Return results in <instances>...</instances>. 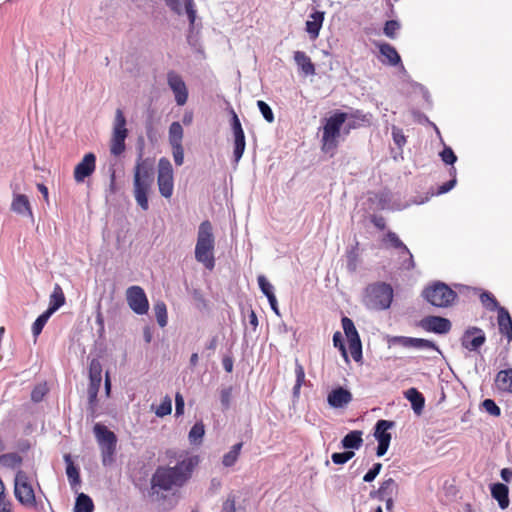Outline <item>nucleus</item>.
I'll use <instances>...</instances> for the list:
<instances>
[{
  "label": "nucleus",
  "instance_id": "nucleus-36",
  "mask_svg": "<svg viewBox=\"0 0 512 512\" xmlns=\"http://www.w3.org/2000/svg\"><path fill=\"white\" fill-rule=\"evenodd\" d=\"M22 463V458L17 453H7L0 456V464L4 467L15 468Z\"/></svg>",
  "mask_w": 512,
  "mask_h": 512
},
{
  "label": "nucleus",
  "instance_id": "nucleus-53",
  "mask_svg": "<svg viewBox=\"0 0 512 512\" xmlns=\"http://www.w3.org/2000/svg\"><path fill=\"white\" fill-rule=\"evenodd\" d=\"M172 154L176 165L181 166L184 162V149L182 145H173Z\"/></svg>",
  "mask_w": 512,
  "mask_h": 512
},
{
  "label": "nucleus",
  "instance_id": "nucleus-44",
  "mask_svg": "<svg viewBox=\"0 0 512 512\" xmlns=\"http://www.w3.org/2000/svg\"><path fill=\"white\" fill-rule=\"evenodd\" d=\"M481 303L489 310L498 309V302L495 297L489 292H483L480 295Z\"/></svg>",
  "mask_w": 512,
  "mask_h": 512
},
{
  "label": "nucleus",
  "instance_id": "nucleus-47",
  "mask_svg": "<svg viewBox=\"0 0 512 512\" xmlns=\"http://www.w3.org/2000/svg\"><path fill=\"white\" fill-rule=\"evenodd\" d=\"M413 348L432 349V350H435L436 352L440 353V350L438 349V347L436 346V344L434 342L426 340V339H421V338L414 339Z\"/></svg>",
  "mask_w": 512,
  "mask_h": 512
},
{
  "label": "nucleus",
  "instance_id": "nucleus-16",
  "mask_svg": "<svg viewBox=\"0 0 512 512\" xmlns=\"http://www.w3.org/2000/svg\"><path fill=\"white\" fill-rule=\"evenodd\" d=\"M485 342V335L476 327L468 329L462 337V345L470 351L477 350Z\"/></svg>",
  "mask_w": 512,
  "mask_h": 512
},
{
  "label": "nucleus",
  "instance_id": "nucleus-45",
  "mask_svg": "<svg viewBox=\"0 0 512 512\" xmlns=\"http://www.w3.org/2000/svg\"><path fill=\"white\" fill-rule=\"evenodd\" d=\"M395 488H396V484H395V481L392 478H389V479L385 480L381 484V486L379 487L380 492L383 495V500L386 497L392 496Z\"/></svg>",
  "mask_w": 512,
  "mask_h": 512
},
{
  "label": "nucleus",
  "instance_id": "nucleus-4",
  "mask_svg": "<svg viewBox=\"0 0 512 512\" xmlns=\"http://www.w3.org/2000/svg\"><path fill=\"white\" fill-rule=\"evenodd\" d=\"M393 297L394 291L390 284L375 282L365 288L362 301L370 310L383 311L390 308Z\"/></svg>",
  "mask_w": 512,
  "mask_h": 512
},
{
  "label": "nucleus",
  "instance_id": "nucleus-51",
  "mask_svg": "<svg viewBox=\"0 0 512 512\" xmlns=\"http://www.w3.org/2000/svg\"><path fill=\"white\" fill-rule=\"evenodd\" d=\"M48 388L46 384L37 385L31 392V398L34 402H39L43 399L44 395L47 393Z\"/></svg>",
  "mask_w": 512,
  "mask_h": 512
},
{
  "label": "nucleus",
  "instance_id": "nucleus-19",
  "mask_svg": "<svg viewBox=\"0 0 512 512\" xmlns=\"http://www.w3.org/2000/svg\"><path fill=\"white\" fill-rule=\"evenodd\" d=\"M323 20L324 12L322 11H316L309 16L306 22V31L309 33L311 39H316L319 36Z\"/></svg>",
  "mask_w": 512,
  "mask_h": 512
},
{
  "label": "nucleus",
  "instance_id": "nucleus-25",
  "mask_svg": "<svg viewBox=\"0 0 512 512\" xmlns=\"http://www.w3.org/2000/svg\"><path fill=\"white\" fill-rule=\"evenodd\" d=\"M393 425V422L387 420H379L376 423L374 436L378 443L391 441V434L388 432V429H390Z\"/></svg>",
  "mask_w": 512,
  "mask_h": 512
},
{
  "label": "nucleus",
  "instance_id": "nucleus-34",
  "mask_svg": "<svg viewBox=\"0 0 512 512\" xmlns=\"http://www.w3.org/2000/svg\"><path fill=\"white\" fill-rule=\"evenodd\" d=\"M380 53L387 59L389 65H397L401 59L396 49L390 44L380 45Z\"/></svg>",
  "mask_w": 512,
  "mask_h": 512
},
{
  "label": "nucleus",
  "instance_id": "nucleus-13",
  "mask_svg": "<svg viewBox=\"0 0 512 512\" xmlns=\"http://www.w3.org/2000/svg\"><path fill=\"white\" fill-rule=\"evenodd\" d=\"M165 5L175 14H187L190 25L193 26L196 20V9L194 0H163Z\"/></svg>",
  "mask_w": 512,
  "mask_h": 512
},
{
  "label": "nucleus",
  "instance_id": "nucleus-26",
  "mask_svg": "<svg viewBox=\"0 0 512 512\" xmlns=\"http://www.w3.org/2000/svg\"><path fill=\"white\" fill-rule=\"evenodd\" d=\"M294 60L296 64L299 66V68L303 71L306 75H314L315 74V67L314 64L311 62L310 57H308L304 52L302 51H296L294 53Z\"/></svg>",
  "mask_w": 512,
  "mask_h": 512
},
{
  "label": "nucleus",
  "instance_id": "nucleus-52",
  "mask_svg": "<svg viewBox=\"0 0 512 512\" xmlns=\"http://www.w3.org/2000/svg\"><path fill=\"white\" fill-rule=\"evenodd\" d=\"M392 137H393V140L395 142V144L399 147V148H402L405 143H406V138L403 134V131L402 129L396 127V126H393L392 127Z\"/></svg>",
  "mask_w": 512,
  "mask_h": 512
},
{
  "label": "nucleus",
  "instance_id": "nucleus-9",
  "mask_svg": "<svg viewBox=\"0 0 512 512\" xmlns=\"http://www.w3.org/2000/svg\"><path fill=\"white\" fill-rule=\"evenodd\" d=\"M14 494L16 499L24 506L33 507L36 504L35 493L30 484L29 477L23 470L17 471L14 479Z\"/></svg>",
  "mask_w": 512,
  "mask_h": 512
},
{
  "label": "nucleus",
  "instance_id": "nucleus-21",
  "mask_svg": "<svg viewBox=\"0 0 512 512\" xmlns=\"http://www.w3.org/2000/svg\"><path fill=\"white\" fill-rule=\"evenodd\" d=\"M509 489L505 484L496 483L491 487L492 497L497 500L501 509H506L509 506Z\"/></svg>",
  "mask_w": 512,
  "mask_h": 512
},
{
  "label": "nucleus",
  "instance_id": "nucleus-43",
  "mask_svg": "<svg viewBox=\"0 0 512 512\" xmlns=\"http://www.w3.org/2000/svg\"><path fill=\"white\" fill-rule=\"evenodd\" d=\"M52 314H50L49 312L45 311L43 314H41L34 322L33 324V327H32V331H33V334L34 336H37L41 333L44 325L46 324V322L48 321V319L51 317Z\"/></svg>",
  "mask_w": 512,
  "mask_h": 512
},
{
  "label": "nucleus",
  "instance_id": "nucleus-40",
  "mask_svg": "<svg viewBox=\"0 0 512 512\" xmlns=\"http://www.w3.org/2000/svg\"><path fill=\"white\" fill-rule=\"evenodd\" d=\"M342 326H343L345 335L348 338V341L360 339L358 332L355 328V325L351 319H349L348 317H344L342 319Z\"/></svg>",
  "mask_w": 512,
  "mask_h": 512
},
{
  "label": "nucleus",
  "instance_id": "nucleus-14",
  "mask_svg": "<svg viewBox=\"0 0 512 512\" xmlns=\"http://www.w3.org/2000/svg\"><path fill=\"white\" fill-rule=\"evenodd\" d=\"M96 168V157L93 153H87L74 168V180L77 183L84 182L85 178L91 176Z\"/></svg>",
  "mask_w": 512,
  "mask_h": 512
},
{
  "label": "nucleus",
  "instance_id": "nucleus-54",
  "mask_svg": "<svg viewBox=\"0 0 512 512\" xmlns=\"http://www.w3.org/2000/svg\"><path fill=\"white\" fill-rule=\"evenodd\" d=\"M258 284L262 291V293L268 297L270 294H274L273 292V286L268 282L265 276L259 275L258 276Z\"/></svg>",
  "mask_w": 512,
  "mask_h": 512
},
{
  "label": "nucleus",
  "instance_id": "nucleus-8",
  "mask_svg": "<svg viewBox=\"0 0 512 512\" xmlns=\"http://www.w3.org/2000/svg\"><path fill=\"white\" fill-rule=\"evenodd\" d=\"M128 136L126 128V118L121 109H116L113 122L112 137L110 140V152L114 156H119L125 150V140Z\"/></svg>",
  "mask_w": 512,
  "mask_h": 512
},
{
  "label": "nucleus",
  "instance_id": "nucleus-37",
  "mask_svg": "<svg viewBox=\"0 0 512 512\" xmlns=\"http://www.w3.org/2000/svg\"><path fill=\"white\" fill-rule=\"evenodd\" d=\"M102 366L99 360L92 359L89 364V381L101 382L102 381Z\"/></svg>",
  "mask_w": 512,
  "mask_h": 512
},
{
  "label": "nucleus",
  "instance_id": "nucleus-3",
  "mask_svg": "<svg viewBox=\"0 0 512 512\" xmlns=\"http://www.w3.org/2000/svg\"><path fill=\"white\" fill-rule=\"evenodd\" d=\"M214 250L215 236L213 226L210 221L205 220L198 227L195 259L208 270H213L215 266Z\"/></svg>",
  "mask_w": 512,
  "mask_h": 512
},
{
  "label": "nucleus",
  "instance_id": "nucleus-20",
  "mask_svg": "<svg viewBox=\"0 0 512 512\" xmlns=\"http://www.w3.org/2000/svg\"><path fill=\"white\" fill-rule=\"evenodd\" d=\"M498 325L501 334L506 335L508 341H512V319L504 307L498 308Z\"/></svg>",
  "mask_w": 512,
  "mask_h": 512
},
{
  "label": "nucleus",
  "instance_id": "nucleus-42",
  "mask_svg": "<svg viewBox=\"0 0 512 512\" xmlns=\"http://www.w3.org/2000/svg\"><path fill=\"white\" fill-rule=\"evenodd\" d=\"M172 412V400L169 396H165L161 404L156 408L155 414L158 417H164Z\"/></svg>",
  "mask_w": 512,
  "mask_h": 512
},
{
  "label": "nucleus",
  "instance_id": "nucleus-6",
  "mask_svg": "<svg viewBox=\"0 0 512 512\" xmlns=\"http://www.w3.org/2000/svg\"><path fill=\"white\" fill-rule=\"evenodd\" d=\"M422 295L431 305L441 308L451 306L457 298V294L442 282L425 288Z\"/></svg>",
  "mask_w": 512,
  "mask_h": 512
},
{
  "label": "nucleus",
  "instance_id": "nucleus-24",
  "mask_svg": "<svg viewBox=\"0 0 512 512\" xmlns=\"http://www.w3.org/2000/svg\"><path fill=\"white\" fill-rule=\"evenodd\" d=\"M384 242L395 249H401L403 253L407 254L410 257L408 268L414 266L412 254L410 253L407 246L400 240L396 233L389 231L386 234V237L384 238Z\"/></svg>",
  "mask_w": 512,
  "mask_h": 512
},
{
  "label": "nucleus",
  "instance_id": "nucleus-27",
  "mask_svg": "<svg viewBox=\"0 0 512 512\" xmlns=\"http://www.w3.org/2000/svg\"><path fill=\"white\" fill-rule=\"evenodd\" d=\"M341 443L345 449H359L363 444L362 432L358 430L349 432Z\"/></svg>",
  "mask_w": 512,
  "mask_h": 512
},
{
  "label": "nucleus",
  "instance_id": "nucleus-41",
  "mask_svg": "<svg viewBox=\"0 0 512 512\" xmlns=\"http://www.w3.org/2000/svg\"><path fill=\"white\" fill-rule=\"evenodd\" d=\"M295 374H296V383L293 388L294 397H298L300 393V388L305 380V372L303 366L296 360L295 365Z\"/></svg>",
  "mask_w": 512,
  "mask_h": 512
},
{
  "label": "nucleus",
  "instance_id": "nucleus-56",
  "mask_svg": "<svg viewBox=\"0 0 512 512\" xmlns=\"http://www.w3.org/2000/svg\"><path fill=\"white\" fill-rule=\"evenodd\" d=\"M400 25L395 20H390L385 23L384 34L389 38H394L396 31L399 29Z\"/></svg>",
  "mask_w": 512,
  "mask_h": 512
},
{
  "label": "nucleus",
  "instance_id": "nucleus-31",
  "mask_svg": "<svg viewBox=\"0 0 512 512\" xmlns=\"http://www.w3.org/2000/svg\"><path fill=\"white\" fill-rule=\"evenodd\" d=\"M183 134V128L179 122L171 123L168 131V140L170 146L182 145Z\"/></svg>",
  "mask_w": 512,
  "mask_h": 512
},
{
  "label": "nucleus",
  "instance_id": "nucleus-11",
  "mask_svg": "<svg viewBox=\"0 0 512 512\" xmlns=\"http://www.w3.org/2000/svg\"><path fill=\"white\" fill-rule=\"evenodd\" d=\"M126 299L129 307L136 314L143 315L149 309L148 299L140 286H131L126 290Z\"/></svg>",
  "mask_w": 512,
  "mask_h": 512
},
{
  "label": "nucleus",
  "instance_id": "nucleus-33",
  "mask_svg": "<svg viewBox=\"0 0 512 512\" xmlns=\"http://www.w3.org/2000/svg\"><path fill=\"white\" fill-rule=\"evenodd\" d=\"M242 446H243L242 442L237 443V444L233 445L231 447V449L226 454H224V456L222 458L223 466L231 467L237 462L239 455H240V451L242 449Z\"/></svg>",
  "mask_w": 512,
  "mask_h": 512
},
{
  "label": "nucleus",
  "instance_id": "nucleus-15",
  "mask_svg": "<svg viewBox=\"0 0 512 512\" xmlns=\"http://www.w3.org/2000/svg\"><path fill=\"white\" fill-rule=\"evenodd\" d=\"M421 326L427 331L446 334L451 329V322L440 316H428L421 321Z\"/></svg>",
  "mask_w": 512,
  "mask_h": 512
},
{
  "label": "nucleus",
  "instance_id": "nucleus-29",
  "mask_svg": "<svg viewBox=\"0 0 512 512\" xmlns=\"http://www.w3.org/2000/svg\"><path fill=\"white\" fill-rule=\"evenodd\" d=\"M406 398L410 401L416 414H420L424 407V397L415 388H410L405 392Z\"/></svg>",
  "mask_w": 512,
  "mask_h": 512
},
{
  "label": "nucleus",
  "instance_id": "nucleus-17",
  "mask_svg": "<svg viewBox=\"0 0 512 512\" xmlns=\"http://www.w3.org/2000/svg\"><path fill=\"white\" fill-rule=\"evenodd\" d=\"M352 401V394L347 389L338 387L333 389L327 397V402L332 408H343Z\"/></svg>",
  "mask_w": 512,
  "mask_h": 512
},
{
  "label": "nucleus",
  "instance_id": "nucleus-61",
  "mask_svg": "<svg viewBox=\"0 0 512 512\" xmlns=\"http://www.w3.org/2000/svg\"><path fill=\"white\" fill-rule=\"evenodd\" d=\"M414 339L415 338L396 336L391 339V342L400 344L403 347H413Z\"/></svg>",
  "mask_w": 512,
  "mask_h": 512
},
{
  "label": "nucleus",
  "instance_id": "nucleus-2",
  "mask_svg": "<svg viewBox=\"0 0 512 512\" xmlns=\"http://www.w3.org/2000/svg\"><path fill=\"white\" fill-rule=\"evenodd\" d=\"M154 183L153 164L149 159H142L140 154L134 168L133 193L137 204L148 210V193Z\"/></svg>",
  "mask_w": 512,
  "mask_h": 512
},
{
  "label": "nucleus",
  "instance_id": "nucleus-57",
  "mask_svg": "<svg viewBox=\"0 0 512 512\" xmlns=\"http://www.w3.org/2000/svg\"><path fill=\"white\" fill-rule=\"evenodd\" d=\"M333 344L335 347H338L340 349L343 357L347 360L348 357H347V352H346V348L344 345L343 337L339 331L335 332L333 335Z\"/></svg>",
  "mask_w": 512,
  "mask_h": 512
},
{
  "label": "nucleus",
  "instance_id": "nucleus-30",
  "mask_svg": "<svg viewBox=\"0 0 512 512\" xmlns=\"http://www.w3.org/2000/svg\"><path fill=\"white\" fill-rule=\"evenodd\" d=\"M101 382H90L87 389L88 393V404H89V411L91 413L92 417H95L96 415V406H97V395L99 392Z\"/></svg>",
  "mask_w": 512,
  "mask_h": 512
},
{
  "label": "nucleus",
  "instance_id": "nucleus-7",
  "mask_svg": "<svg viewBox=\"0 0 512 512\" xmlns=\"http://www.w3.org/2000/svg\"><path fill=\"white\" fill-rule=\"evenodd\" d=\"M346 119L347 114L343 112L336 113L327 119L322 136V149L324 151L327 152L336 148L337 138L340 136L341 127Z\"/></svg>",
  "mask_w": 512,
  "mask_h": 512
},
{
  "label": "nucleus",
  "instance_id": "nucleus-38",
  "mask_svg": "<svg viewBox=\"0 0 512 512\" xmlns=\"http://www.w3.org/2000/svg\"><path fill=\"white\" fill-rule=\"evenodd\" d=\"M154 312L157 323L160 327L167 325V308L164 302L159 301L154 305Z\"/></svg>",
  "mask_w": 512,
  "mask_h": 512
},
{
  "label": "nucleus",
  "instance_id": "nucleus-48",
  "mask_svg": "<svg viewBox=\"0 0 512 512\" xmlns=\"http://www.w3.org/2000/svg\"><path fill=\"white\" fill-rule=\"evenodd\" d=\"M257 105H258V108H259L260 112L262 113L264 119L267 122L272 123L274 121V114H273L270 106L262 100H259L257 102Z\"/></svg>",
  "mask_w": 512,
  "mask_h": 512
},
{
  "label": "nucleus",
  "instance_id": "nucleus-49",
  "mask_svg": "<svg viewBox=\"0 0 512 512\" xmlns=\"http://www.w3.org/2000/svg\"><path fill=\"white\" fill-rule=\"evenodd\" d=\"M484 410L492 416H499L501 411L497 404L492 399H485L482 402Z\"/></svg>",
  "mask_w": 512,
  "mask_h": 512
},
{
  "label": "nucleus",
  "instance_id": "nucleus-35",
  "mask_svg": "<svg viewBox=\"0 0 512 512\" xmlns=\"http://www.w3.org/2000/svg\"><path fill=\"white\" fill-rule=\"evenodd\" d=\"M233 137H234L233 155H234L235 162L238 163L244 153V150H245V145H246L245 135H244V132H241V133L233 134Z\"/></svg>",
  "mask_w": 512,
  "mask_h": 512
},
{
  "label": "nucleus",
  "instance_id": "nucleus-60",
  "mask_svg": "<svg viewBox=\"0 0 512 512\" xmlns=\"http://www.w3.org/2000/svg\"><path fill=\"white\" fill-rule=\"evenodd\" d=\"M236 501L234 496H229L222 504L221 512H235L236 511Z\"/></svg>",
  "mask_w": 512,
  "mask_h": 512
},
{
  "label": "nucleus",
  "instance_id": "nucleus-28",
  "mask_svg": "<svg viewBox=\"0 0 512 512\" xmlns=\"http://www.w3.org/2000/svg\"><path fill=\"white\" fill-rule=\"evenodd\" d=\"M64 460L67 464L66 474H67L69 483L72 486V488H75V487L79 486L81 483L79 470L74 465L70 455H65Z\"/></svg>",
  "mask_w": 512,
  "mask_h": 512
},
{
  "label": "nucleus",
  "instance_id": "nucleus-12",
  "mask_svg": "<svg viewBox=\"0 0 512 512\" xmlns=\"http://www.w3.org/2000/svg\"><path fill=\"white\" fill-rule=\"evenodd\" d=\"M167 83L175 96L177 105L183 106L188 99V89L182 77L174 71L167 74Z\"/></svg>",
  "mask_w": 512,
  "mask_h": 512
},
{
  "label": "nucleus",
  "instance_id": "nucleus-23",
  "mask_svg": "<svg viewBox=\"0 0 512 512\" xmlns=\"http://www.w3.org/2000/svg\"><path fill=\"white\" fill-rule=\"evenodd\" d=\"M495 384L498 390L512 393V368L497 373Z\"/></svg>",
  "mask_w": 512,
  "mask_h": 512
},
{
  "label": "nucleus",
  "instance_id": "nucleus-5",
  "mask_svg": "<svg viewBox=\"0 0 512 512\" xmlns=\"http://www.w3.org/2000/svg\"><path fill=\"white\" fill-rule=\"evenodd\" d=\"M97 443L101 450L102 463L104 466L113 462L116 451L117 437L105 425L96 423L93 428Z\"/></svg>",
  "mask_w": 512,
  "mask_h": 512
},
{
  "label": "nucleus",
  "instance_id": "nucleus-18",
  "mask_svg": "<svg viewBox=\"0 0 512 512\" xmlns=\"http://www.w3.org/2000/svg\"><path fill=\"white\" fill-rule=\"evenodd\" d=\"M11 210L22 217H28L31 220H33L34 218L30 201L28 197L24 194L13 195V199L11 202Z\"/></svg>",
  "mask_w": 512,
  "mask_h": 512
},
{
  "label": "nucleus",
  "instance_id": "nucleus-32",
  "mask_svg": "<svg viewBox=\"0 0 512 512\" xmlns=\"http://www.w3.org/2000/svg\"><path fill=\"white\" fill-rule=\"evenodd\" d=\"M94 510V504L92 499L84 494L80 493L74 505V512H92Z\"/></svg>",
  "mask_w": 512,
  "mask_h": 512
},
{
  "label": "nucleus",
  "instance_id": "nucleus-63",
  "mask_svg": "<svg viewBox=\"0 0 512 512\" xmlns=\"http://www.w3.org/2000/svg\"><path fill=\"white\" fill-rule=\"evenodd\" d=\"M175 404H176V415L180 416L184 412V398L180 393H176L175 395Z\"/></svg>",
  "mask_w": 512,
  "mask_h": 512
},
{
  "label": "nucleus",
  "instance_id": "nucleus-39",
  "mask_svg": "<svg viewBox=\"0 0 512 512\" xmlns=\"http://www.w3.org/2000/svg\"><path fill=\"white\" fill-rule=\"evenodd\" d=\"M205 434L204 425L201 422L194 424L189 432V441L192 444H199Z\"/></svg>",
  "mask_w": 512,
  "mask_h": 512
},
{
  "label": "nucleus",
  "instance_id": "nucleus-64",
  "mask_svg": "<svg viewBox=\"0 0 512 512\" xmlns=\"http://www.w3.org/2000/svg\"><path fill=\"white\" fill-rule=\"evenodd\" d=\"M456 184V180L455 179H452L446 183H444L443 185H441L438 189V194H444L448 191H450Z\"/></svg>",
  "mask_w": 512,
  "mask_h": 512
},
{
  "label": "nucleus",
  "instance_id": "nucleus-46",
  "mask_svg": "<svg viewBox=\"0 0 512 512\" xmlns=\"http://www.w3.org/2000/svg\"><path fill=\"white\" fill-rule=\"evenodd\" d=\"M355 453L353 451H346L343 453H333L331 459L334 464L341 465L348 462L350 459L354 457Z\"/></svg>",
  "mask_w": 512,
  "mask_h": 512
},
{
  "label": "nucleus",
  "instance_id": "nucleus-58",
  "mask_svg": "<svg viewBox=\"0 0 512 512\" xmlns=\"http://www.w3.org/2000/svg\"><path fill=\"white\" fill-rule=\"evenodd\" d=\"M381 469H382V464L381 463L374 464L373 468L370 469L364 475L363 480L365 482H372L377 477V475L380 473Z\"/></svg>",
  "mask_w": 512,
  "mask_h": 512
},
{
  "label": "nucleus",
  "instance_id": "nucleus-1",
  "mask_svg": "<svg viewBox=\"0 0 512 512\" xmlns=\"http://www.w3.org/2000/svg\"><path fill=\"white\" fill-rule=\"evenodd\" d=\"M193 459L179 462L175 467H159L152 476V489L169 491L174 486H182L193 469Z\"/></svg>",
  "mask_w": 512,
  "mask_h": 512
},
{
  "label": "nucleus",
  "instance_id": "nucleus-10",
  "mask_svg": "<svg viewBox=\"0 0 512 512\" xmlns=\"http://www.w3.org/2000/svg\"><path fill=\"white\" fill-rule=\"evenodd\" d=\"M157 183L160 194L165 198H170L173 194V167L170 161L162 157L158 162Z\"/></svg>",
  "mask_w": 512,
  "mask_h": 512
},
{
  "label": "nucleus",
  "instance_id": "nucleus-55",
  "mask_svg": "<svg viewBox=\"0 0 512 512\" xmlns=\"http://www.w3.org/2000/svg\"><path fill=\"white\" fill-rule=\"evenodd\" d=\"M232 396V387L223 388L220 392V401L224 409H228L230 406Z\"/></svg>",
  "mask_w": 512,
  "mask_h": 512
},
{
  "label": "nucleus",
  "instance_id": "nucleus-22",
  "mask_svg": "<svg viewBox=\"0 0 512 512\" xmlns=\"http://www.w3.org/2000/svg\"><path fill=\"white\" fill-rule=\"evenodd\" d=\"M65 300V295L62 288L59 284H55L49 297V308L46 311L50 314H53L65 304Z\"/></svg>",
  "mask_w": 512,
  "mask_h": 512
},
{
  "label": "nucleus",
  "instance_id": "nucleus-50",
  "mask_svg": "<svg viewBox=\"0 0 512 512\" xmlns=\"http://www.w3.org/2000/svg\"><path fill=\"white\" fill-rule=\"evenodd\" d=\"M349 348L353 359L355 361H358L362 356V347L360 339L349 341Z\"/></svg>",
  "mask_w": 512,
  "mask_h": 512
},
{
  "label": "nucleus",
  "instance_id": "nucleus-62",
  "mask_svg": "<svg viewBox=\"0 0 512 512\" xmlns=\"http://www.w3.org/2000/svg\"><path fill=\"white\" fill-rule=\"evenodd\" d=\"M231 114H232L231 126H232L233 134L244 132L243 129H242L241 122H240L237 114L235 113V111L232 110Z\"/></svg>",
  "mask_w": 512,
  "mask_h": 512
},
{
  "label": "nucleus",
  "instance_id": "nucleus-59",
  "mask_svg": "<svg viewBox=\"0 0 512 512\" xmlns=\"http://www.w3.org/2000/svg\"><path fill=\"white\" fill-rule=\"evenodd\" d=\"M441 158L446 164H453L457 160V157L451 148H445L441 152Z\"/></svg>",
  "mask_w": 512,
  "mask_h": 512
}]
</instances>
